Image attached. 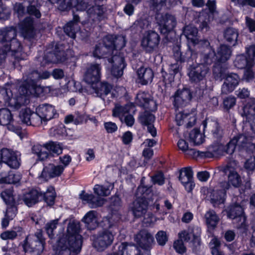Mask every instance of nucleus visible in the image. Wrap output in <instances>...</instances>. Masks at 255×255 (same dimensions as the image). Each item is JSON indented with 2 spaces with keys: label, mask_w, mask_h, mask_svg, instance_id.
I'll use <instances>...</instances> for the list:
<instances>
[{
  "label": "nucleus",
  "mask_w": 255,
  "mask_h": 255,
  "mask_svg": "<svg viewBox=\"0 0 255 255\" xmlns=\"http://www.w3.org/2000/svg\"><path fill=\"white\" fill-rule=\"evenodd\" d=\"M121 219L119 215L117 216L112 214L111 218H104L102 226L105 229L98 234L93 236V247L98 251L102 252L110 246L114 241V236L119 231L116 219L118 221Z\"/></svg>",
  "instance_id": "1"
},
{
  "label": "nucleus",
  "mask_w": 255,
  "mask_h": 255,
  "mask_svg": "<svg viewBox=\"0 0 255 255\" xmlns=\"http://www.w3.org/2000/svg\"><path fill=\"white\" fill-rule=\"evenodd\" d=\"M174 107L175 109V121L178 126H180L186 123L187 128L192 127L195 124L196 118L193 113H188L184 111H180L191 100L192 94L190 90L187 88L178 89L174 94Z\"/></svg>",
  "instance_id": "2"
},
{
  "label": "nucleus",
  "mask_w": 255,
  "mask_h": 255,
  "mask_svg": "<svg viewBox=\"0 0 255 255\" xmlns=\"http://www.w3.org/2000/svg\"><path fill=\"white\" fill-rule=\"evenodd\" d=\"M45 245V240L41 230H37L34 234L27 236L22 244L25 253L33 255H40L44 250Z\"/></svg>",
  "instance_id": "3"
},
{
  "label": "nucleus",
  "mask_w": 255,
  "mask_h": 255,
  "mask_svg": "<svg viewBox=\"0 0 255 255\" xmlns=\"http://www.w3.org/2000/svg\"><path fill=\"white\" fill-rule=\"evenodd\" d=\"M209 72V67L196 61L195 64H190L188 68V76L191 83L198 84L206 79Z\"/></svg>",
  "instance_id": "4"
},
{
  "label": "nucleus",
  "mask_w": 255,
  "mask_h": 255,
  "mask_svg": "<svg viewBox=\"0 0 255 255\" xmlns=\"http://www.w3.org/2000/svg\"><path fill=\"white\" fill-rule=\"evenodd\" d=\"M44 64L62 63L67 59V54L62 44H56L51 49H48L43 56Z\"/></svg>",
  "instance_id": "5"
},
{
  "label": "nucleus",
  "mask_w": 255,
  "mask_h": 255,
  "mask_svg": "<svg viewBox=\"0 0 255 255\" xmlns=\"http://www.w3.org/2000/svg\"><path fill=\"white\" fill-rule=\"evenodd\" d=\"M81 247L79 240L77 243H74L62 238L59 240L56 253L58 255H77L80 253Z\"/></svg>",
  "instance_id": "6"
},
{
  "label": "nucleus",
  "mask_w": 255,
  "mask_h": 255,
  "mask_svg": "<svg viewBox=\"0 0 255 255\" xmlns=\"http://www.w3.org/2000/svg\"><path fill=\"white\" fill-rule=\"evenodd\" d=\"M21 154L17 151H13L7 148L0 150V158L12 169H18L21 164Z\"/></svg>",
  "instance_id": "7"
},
{
  "label": "nucleus",
  "mask_w": 255,
  "mask_h": 255,
  "mask_svg": "<svg viewBox=\"0 0 255 255\" xmlns=\"http://www.w3.org/2000/svg\"><path fill=\"white\" fill-rule=\"evenodd\" d=\"M160 41V37L157 32L148 30L143 35L141 45L146 52L151 53L157 49Z\"/></svg>",
  "instance_id": "8"
},
{
  "label": "nucleus",
  "mask_w": 255,
  "mask_h": 255,
  "mask_svg": "<svg viewBox=\"0 0 255 255\" xmlns=\"http://www.w3.org/2000/svg\"><path fill=\"white\" fill-rule=\"evenodd\" d=\"M92 88L96 96L104 101L109 103L116 97L113 86L108 82H101L97 84L95 86H93Z\"/></svg>",
  "instance_id": "9"
},
{
  "label": "nucleus",
  "mask_w": 255,
  "mask_h": 255,
  "mask_svg": "<svg viewBox=\"0 0 255 255\" xmlns=\"http://www.w3.org/2000/svg\"><path fill=\"white\" fill-rule=\"evenodd\" d=\"M229 187L230 184L228 182L223 181L219 184L218 187L216 190L204 189L203 191L205 194L206 192L207 193L206 198L209 197L213 202L220 204L223 202V198L226 195L227 190Z\"/></svg>",
  "instance_id": "10"
},
{
  "label": "nucleus",
  "mask_w": 255,
  "mask_h": 255,
  "mask_svg": "<svg viewBox=\"0 0 255 255\" xmlns=\"http://www.w3.org/2000/svg\"><path fill=\"white\" fill-rule=\"evenodd\" d=\"M108 60L112 64L111 74L116 78L121 77L123 74V70L126 66L123 55L120 52L116 51V53Z\"/></svg>",
  "instance_id": "11"
},
{
  "label": "nucleus",
  "mask_w": 255,
  "mask_h": 255,
  "mask_svg": "<svg viewBox=\"0 0 255 255\" xmlns=\"http://www.w3.org/2000/svg\"><path fill=\"white\" fill-rule=\"evenodd\" d=\"M134 241L143 250V253H149L152 246L154 244L153 237L146 230L140 231L135 237Z\"/></svg>",
  "instance_id": "12"
},
{
  "label": "nucleus",
  "mask_w": 255,
  "mask_h": 255,
  "mask_svg": "<svg viewBox=\"0 0 255 255\" xmlns=\"http://www.w3.org/2000/svg\"><path fill=\"white\" fill-rule=\"evenodd\" d=\"M135 103L138 106L149 111L154 112L157 110V104L148 93L139 92L136 95Z\"/></svg>",
  "instance_id": "13"
},
{
  "label": "nucleus",
  "mask_w": 255,
  "mask_h": 255,
  "mask_svg": "<svg viewBox=\"0 0 255 255\" xmlns=\"http://www.w3.org/2000/svg\"><path fill=\"white\" fill-rule=\"evenodd\" d=\"M101 66L100 64L92 63L87 67L84 74L85 81L90 84L98 82L101 76Z\"/></svg>",
  "instance_id": "14"
},
{
  "label": "nucleus",
  "mask_w": 255,
  "mask_h": 255,
  "mask_svg": "<svg viewBox=\"0 0 255 255\" xmlns=\"http://www.w3.org/2000/svg\"><path fill=\"white\" fill-rule=\"evenodd\" d=\"M129 210L136 218L143 216L148 208V202L144 197H138L129 205Z\"/></svg>",
  "instance_id": "15"
},
{
  "label": "nucleus",
  "mask_w": 255,
  "mask_h": 255,
  "mask_svg": "<svg viewBox=\"0 0 255 255\" xmlns=\"http://www.w3.org/2000/svg\"><path fill=\"white\" fill-rule=\"evenodd\" d=\"M42 191L40 189L32 188L24 193L22 200L28 207H31L42 201Z\"/></svg>",
  "instance_id": "16"
},
{
  "label": "nucleus",
  "mask_w": 255,
  "mask_h": 255,
  "mask_svg": "<svg viewBox=\"0 0 255 255\" xmlns=\"http://www.w3.org/2000/svg\"><path fill=\"white\" fill-rule=\"evenodd\" d=\"M237 148L240 151L252 152L255 149V144L252 142V137L245 134H239L234 136Z\"/></svg>",
  "instance_id": "17"
},
{
  "label": "nucleus",
  "mask_w": 255,
  "mask_h": 255,
  "mask_svg": "<svg viewBox=\"0 0 255 255\" xmlns=\"http://www.w3.org/2000/svg\"><path fill=\"white\" fill-rule=\"evenodd\" d=\"M203 130L208 126L211 129L213 138L217 141H220L223 137L225 131L221 124L216 120L208 121L205 120L202 123Z\"/></svg>",
  "instance_id": "18"
},
{
  "label": "nucleus",
  "mask_w": 255,
  "mask_h": 255,
  "mask_svg": "<svg viewBox=\"0 0 255 255\" xmlns=\"http://www.w3.org/2000/svg\"><path fill=\"white\" fill-rule=\"evenodd\" d=\"M64 169V167L62 165L49 164L43 168L39 178L44 181H47L50 178L60 176Z\"/></svg>",
  "instance_id": "19"
},
{
  "label": "nucleus",
  "mask_w": 255,
  "mask_h": 255,
  "mask_svg": "<svg viewBox=\"0 0 255 255\" xmlns=\"http://www.w3.org/2000/svg\"><path fill=\"white\" fill-rule=\"evenodd\" d=\"M224 79L225 81L222 86V93L224 94L233 91L239 85L240 80L238 75L234 73H228Z\"/></svg>",
  "instance_id": "20"
},
{
  "label": "nucleus",
  "mask_w": 255,
  "mask_h": 255,
  "mask_svg": "<svg viewBox=\"0 0 255 255\" xmlns=\"http://www.w3.org/2000/svg\"><path fill=\"white\" fill-rule=\"evenodd\" d=\"M160 32L163 34H166L171 32L176 24V20L174 16L166 14L161 16V18L158 21Z\"/></svg>",
  "instance_id": "21"
},
{
  "label": "nucleus",
  "mask_w": 255,
  "mask_h": 255,
  "mask_svg": "<svg viewBox=\"0 0 255 255\" xmlns=\"http://www.w3.org/2000/svg\"><path fill=\"white\" fill-rule=\"evenodd\" d=\"M37 109V112L44 119V123H46L47 121L53 118L58 117V114L57 113L54 107L48 104H44L40 105Z\"/></svg>",
  "instance_id": "22"
},
{
  "label": "nucleus",
  "mask_w": 255,
  "mask_h": 255,
  "mask_svg": "<svg viewBox=\"0 0 255 255\" xmlns=\"http://www.w3.org/2000/svg\"><path fill=\"white\" fill-rule=\"evenodd\" d=\"M227 216L229 218L236 220L242 225L245 222L246 218L243 215V209L238 203L230 205L227 209Z\"/></svg>",
  "instance_id": "23"
},
{
  "label": "nucleus",
  "mask_w": 255,
  "mask_h": 255,
  "mask_svg": "<svg viewBox=\"0 0 255 255\" xmlns=\"http://www.w3.org/2000/svg\"><path fill=\"white\" fill-rule=\"evenodd\" d=\"M21 33L25 39H31L35 36L34 28L33 27V19L30 17H26L24 19L20 26Z\"/></svg>",
  "instance_id": "24"
},
{
  "label": "nucleus",
  "mask_w": 255,
  "mask_h": 255,
  "mask_svg": "<svg viewBox=\"0 0 255 255\" xmlns=\"http://www.w3.org/2000/svg\"><path fill=\"white\" fill-rule=\"evenodd\" d=\"M80 225L79 223L70 222L67 227L66 240L74 243H77L78 240L81 242L82 245V237L79 235Z\"/></svg>",
  "instance_id": "25"
},
{
  "label": "nucleus",
  "mask_w": 255,
  "mask_h": 255,
  "mask_svg": "<svg viewBox=\"0 0 255 255\" xmlns=\"http://www.w3.org/2000/svg\"><path fill=\"white\" fill-rule=\"evenodd\" d=\"M137 82L142 85H146L150 83L154 77L152 70L148 67H141L136 71Z\"/></svg>",
  "instance_id": "26"
},
{
  "label": "nucleus",
  "mask_w": 255,
  "mask_h": 255,
  "mask_svg": "<svg viewBox=\"0 0 255 255\" xmlns=\"http://www.w3.org/2000/svg\"><path fill=\"white\" fill-rule=\"evenodd\" d=\"M118 249L121 255H150L148 252L143 253L139 248L134 244L123 243L118 246Z\"/></svg>",
  "instance_id": "27"
},
{
  "label": "nucleus",
  "mask_w": 255,
  "mask_h": 255,
  "mask_svg": "<svg viewBox=\"0 0 255 255\" xmlns=\"http://www.w3.org/2000/svg\"><path fill=\"white\" fill-rule=\"evenodd\" d=\"M87 12L89 18L94 22H99L105 17V9L103 5H96L89 7Z\"/></svg>",
  "instance_id": "28"
},
{
  "label": "nucleus",
  "mask_w": 255,
  "mask_h": 255,
  "mask_svg": "<svg viewBox=\"0 0 255 255\" xmlns=\"http://www.w3.org/2000/svg\"><path fill=\"white\" fill-rule=\"evenodd\" d=\"M6 53H10L11 56H13L16 59H19V55L21 50V46L20 42L15 38L10 41L8 43L2 46Z\"/></svg>",
  "instance_id": "29"
},
{
  "label": "nucleus",
  "mask_w": 255,
  "mask_h": 255,
  "mask_svg": "<svg viewBox=\"0 0 255 255\" xmlns=\"http://www.w3.org/2000/svg\"><path fill=\"white\" fill-rule=\"evenodd\" d=\"M79 196L81 200L87 202L92 208L101 207L104 204V199L99 196H95L92 194L86 193L84 191H82Z\"/></svg>",
  "instance_id": "30"
},
{
  "label": "nucleus",
  "mask_w": 255,
  "mask_h": 255,
  "mask_svg": "<svg viewBox=\"0 0 255 255\" xmlns=\"http://www.w3.org/2000/svg\"><path fill=\"white\" fill-rule=\"evenodd\" d=\"M206 224L207 226V232L210 235H213V232L219 222V218L214 210H210L205 214Z\"/></svg>",
  "instance_id": "31"
},
{
  "label": "nucleus",
  "mask_w": 255,
  "mask_h": 255,
  "mask_svg": "<svg viewBox=\"0 0 255 255\" xmlns=\"http://www.w3.org/2000/svg\"><path fill=\"white\" fill-rule=\"evenodd\" d=\"M16 36V30L13 26L0 29V42L7 44Z\"/></svg>",
  "instance_id": "32"
},
{
  "label": "nucleus",
  "mask_w": 255,
  "mask_h": 255,
  "mask_svg": "<svg viewBox=\"0 0 255 255\" xmlns=\"http://www.w3.org/2000/svg\"><path fill=\"white\" fill-rule=\"evenodd\" d=\"M25 234L22 228L17 226L13 228L11 230H8L2 232L0 234V238L3 240H13L16 238L21 237Z\"/></svg>",
  "instance_id": "33"
},
{
  "label": "nucleus",
  "mask_w": 255,
  "mask_h": 255,
  "mask_svg": "<svg viewBox=\"0 0 255 255\" xmlns=\"http://www.w3.org/2000/svg\"><path fill=\"white\" fill-rule=\"evenodd\" d=\"M254 60L252 58L247 57L244 54H240L237 56L234 64L239 69L251 68L254 65Z\"/></svg>",
  "instance_id": "34"
},
{
  "label": "nucleus",
  "mask_w": 255,
  "mask_h": 255,
  "mask_svg": "<svg viewBox=\"0 0 255 255\" xmlns=\"http://www.w3.org/2000/svg\"><path fill=\"white\" fill-rule=\"evenodd\" d=\"M232 50L230 47L225 44L221 45L217 49L216 58L218 62H225L229 59Z\"/></svg>",
  "instance_id": "35"
},
{
  "label": "nucleus",
  "mask_w": 255,
  "mask_h": 255,
  "mask_svg": "<svg viewBox=\"0 0 255 255\" xmlns=\"http://www.w3.org/2000/svg\"><path fill=\"white\" fill-rule=\"evenodd\" d=\"M210 16L207 13H200L195 22L198 24L199 29L203 32H207L210 29Z\"/></svg>",
  "instance_id": "36"
},
{
  "label": "nucleus",
  "mask_w": 255,
  "mask_h": 255,
  "mask_svg": "<svg viewBox=\"0 0 255 255\" xmlns=\"http://www.w3.org/2000/svg\"><path fill=\"white\" fill-rule=\"evenodd\" d=\"M29 5L27 6L26 13L29 15L39 18L41 14L40 11L41 4L38 0H29Z\"/></svg>",
  "instance_id": "37"
},
{
  "label": "nucleus",
  "mask_w": 255,
  "mask_h": 255,
  "mask_svg": "<svg viewBox=\"0 0 255 255\" xmlns=\"http://www.w3.org/2000/svg\"><path fill=\"white\" fill-rule=\"evenodd\" d=\"M239 36L238 30L233 27H228L226 29L224 32V37L225 40L235 46L237 43L238 37Z\"/></svg>",
  "instance_id": "38"
},
{
  "label": "nucleus",
  "mask_w": 255,
  "mask_h": 255,
  "mask_svg": "<svg viewBox=\"0 0 255 255\" xmlns=\"http://www.w3.org/2000/svg\"><path fill=\"white\" fill-rule=\"evenodd\" d=\"M178 72L177 64H171L168 69V72L161 70L163 81L165 85L170 84L174 79V76Z\"/></svg>",
  "instance_id": "39"
},
{
  "label": "nucleus",
  "mask_w": 255,
  "mask_h": 255,
  "mask_svg": "<svg viewBox=\"0 0 255 255\" xmlns=\"http://www.w3.org/2000/svg\"><path fill=\"white\" fill-rule=\"evenodd\" d=\"M241 115L243 117H246L247 120H252L255 116V101L251 100L246 104L240 112Z\"/></svg>",
  "instance_id": "40"
},
{
  "label": "nucleus",
  "mask_w": 255,
  "mask_h": 255,
  "mask_svg": "<svg viewBox=\"0 0 255 255\" xmlns=\"http://www.w3.org/2000/svg\"><path fill=\"white\" fill-rule=\"evenodd\" d=\"M82 221L87 225V228L90 230H94L98 226V221L96 217V212L94 211H90L88 212Z\"/></svg>",
  "instance_id": "41"
},
{
  "label": "nucleus",
  "mask_w": 255,
  "mask_h": 255,
  "mask_svg": "<svg viewBox=\"0 0 255 255\" xmlns=\"http://www.w3.org/2000/svg\"><path fill=\"white\" fill-rule=\"evenodd\" d=\"M198 29L192 25H186L183 30V34L193 44H196L198 40Z\"/></svg>",
  "instance_id": "42"
},
{
  "label": "nucleus",
  "mask_w": 255,
  "mask_h": 255,
  "mask_svg": "<svg viewBox=\"0 0 255 255\" xmlns=\"http://www.w3.org/2000/svg\"><path fill=\"white\" fill-rule=\"evenodd\" d=\"M31 86L24 80V83L18 89L19 94L22 96L33 95L38 96L41 92Z\"/></svg>",
  "instance_id": "43"
},
{
  "label": "nucleus",
  "mask_w": 255,
  "mask_h": 255,
  "mask_svg": "<svg viewBox=\"0 0 255 255\" xmlns=\"http://www.w3.org/2000/svg\"><path fill=\"white\" fill-rule=\"evenodd\" d=\"M40 80V76L39 75V72L36 70H33L27 75V78L25 79V81L32 85V87H34L41 92L42 88L38 84V82Z\"/></svg>",
  "instance_id": "44"
},
{
  "label": "nucleus",
  "mask_w": 255,
  "mask_h": 255,
  "mask_svg": "<svg viewBox=\"0 0 255 255\" xmlns=\"http://www.w3.org/2000/svg\"><path fill=\"white\" fill-rule=\"evenodd\" d=\"M130 106L126 105L125 106H116L113 110L112 116L118 117L122 123H123V118L129 114Z\"/></svg>",
  "instance_id": "45"
},
{
  "label": "nucleus",
  "mask_w": 255,
  "mask_h": 255,
  "mask_svg": "<svg viewBox=\"0 0 255 255\" xmlns=\"http://www.w3.org/2000/svg\"><path fill=\"white\" fill-rule=\"evenodd\" d=\"M42 200H44L47 205L51 206L55 203L56 193L53 187L49 186L45 192H42Z\"/></svg>",
  "instance_id": "46"
},
{
  "label": "nucleus",
  "mask_w": 255,
  "mask_h": 255,
  "mask_svg": "<svg viewBox=\"0 0 255 255\" xmlns=\"http://www.w3.org/2000/svg\"><path fill=\"white\" fill-rule=\"evenodd\" d=\"M13 121L12 115L7 108L0 109V125L6 126Z\"/></svg>",
  "instance_id": "47"
},
{
  "label": "nucleus",
  "mask_w": 255,
  "mask_h": 255,
  "mask_svg": "<svg viewBox=\"0 0 255 255\" xmlns=\"http://www.w3.org/2000/svg\"><path fill=\"white\" fill-rule=\"evenodd\" d=\"M154 121V116L147 111L140 113L138 117V121L142 126H147L152 124Z\"/></svg>",
  "instance_id": "48"
},
{
  "label": "nucleus",
  "mask_w": 255,
  "mask_h": 255,
  "mask_svg": "<svg viewBox=\"0 0 255 255\" xmlns=\"http://www.w3.org/2000/svg\"><path fill=\"white\" fill-rule=\"evenodd\" d=\"M215 56L216 54L215 51L211 48H209L207 53L200 55L201 59L198 63L204 64L209 67V65L213 62Z\"/></svg>",
  "instance_id": "49"
},
{
  "label": "nucleus",
  "mask_w": 255,
  "mask_h": 255,
  "mask_svg": "<svg viewBox=\"0 0 255 255\" xmlns=\"http://www.w3.org/2000/svg\"><path fill=\"white\" fill-rule=\"evenodd\" d=\"M44 147L50 152L49 157L51 156V154H56L58 155L62 152V148L61 145L56 142L49 141L44 144Z\"/></svg>",
  "instance_id": "50"
},
{
  "label": "nucleus",
  "mask_w": 255,
  "mask_h": 255,
  "mask_svg": "<svg viewBox=\"0 0 255 255\" xmlns=\"http://www.w3.org/2000/svg\"><path fill=\"white\" fill-rule=\"evenodd\" d=\"M193 171L191 167L182 168L180 171L179 179L181 183H187L193 179Z\"/></svg>",
  "instance_id": "51"
},
{
  "label": "nucleus",
  "mask_w": 255,
  "mask_h": 255,
  "mask_svg": "<svg viewBox=\"0 0 255 255\" xmlns=\"http://www.w3.org/2000/svg\"><path fill=\"white\" fill-rule=\"evenodd\" d=\"M213 74L215 79L220 81L224 79L227 75L226 73V68L223 67L220 63H216L214 65Z\"/></svg>",
  "instance_id": "52"
},
{
  "label": "nucleus",
  "mask_w": 255,
  "mask_h": 255,
  "mask_svg": "<svg viewBox=\"0 0 255 255\" xmlns=\"http://www.w3.org/2000/svg\"><path fill=\"white\" fill-rule=\"evenodd\" d=\"M209 247L211 250L212 255H225L224 253L220 250L221 242L216 237H213L209 244Z\"/></svg>",
  "instance_id": "53"
},
{
  "label": "nucleus",
  "mask_w": 255,
  "mask_h": 255,
  "mask_svg": "<svg viewBox=\"0 0 255 255\" xmlns=\"http://www.w3.org/2000/svg\"><path fill=\"white\" fill-rule=\"evenodd\" d=\"M0 175L1 177L0 178V183L14 184L19 180V176L11 171L9 172L7 175H5L3 173Z\"/></svg>",
  "instance_id": "54"
},
{
  "label": "nucleus",
  "mask_w": 255,
  "mask_h": 255,
  "mask_svg": "<svg viewBox=\"0 0 255 255\" xmlns=\"http://www.w3.org/2000/svg\"><path fill=\"white\" fill-rule=\"evenodd\" d=\"M113 186V185L108 186L96 185L94 188V193L99 196H107L110 194Z\"/></svg>",
  "instance_id": "55"
},
{
  "label": "nucleus",
  "mask_w": 255,
  "mask_h": 255,
  "mask_svg": "<svg viewBox=\"0 0 255 255\" xmlns=\"http://www.w3.org/2000/svg\"><path fill=\"white\" fill-rule=\"evenodd\" d=\"M44 148V145L42 146L41 145L36 144L33 145L31 149L32 152L36 154L40 160H44L49 157V153L43 150Z\"/></svg>",
  "instance_id": "56"
},
{
  "label": "nucleus",
  "mask_w": 255,
  "mask_h": 255,
  "mask_svg": "<svg viewBox=\"0 0 255 255\" xmlns=\"http://www.w3.org/2000/svg\"><path fill=\"white\" fill-rule=\"evenodd\" d=\"M196 230L197 231V234H193V251L196 254H199L201 250V239L199 238L200 234L201 232V229L196 227Z\"/></svg>",
  "instance_id": "57"
},
{
  "label": "nucleus",
  "mask_w": 255,
  "mask_h": 255,
  "mask_svg": "<svg viewBox=\"0 0 255 255\" xmlns=\"http://www.w3.org/2000/svg\"><path fill=\"white\" fill-rule=\"evenodd\" d=\"M189 138L194 145H199L203 142V138L198 128H194L189 133Z\"/></svg>",
  "instance_id": "58"
},
{
  "label": "nucleus",
  "mask_w": 255,
  "mask_h": 255,
  "mask_svg": "<svg viewBox=\"0 0 255 255\" xmlns=\"http://www.w3.org/2000/svg\"><path fill=\"white\" fill-rule=\"evenodd\" d=\"M78 30V25L73 22H68L64 27L65 33L72 38L76 37V33Z\"/></svg>",
  "instance_id": "59"
},
{
  "label": "nucleus",
  "mask_w": 255,
  "mask_h": 255,
  "mask_svg": "<svg viewBox=\"0 0 255 255\" xmlns=\"http://www.w3.org/2000/svg\"><path fill=\"white\" fill-rule=\"evenodd\" d=\"M58 219H55L48 222L45 226V231L50 239H53L55 234V230L58 224Z\"/></svg>",
  "instance_id": "60"
},
{
  "label": "nucleus",
  "mask_w": 255,
  "mask_h": 255,
  "mask_svg": "<svg viewBox=\"0 0 255 255\" xmlns=\"http://www.w3.org/2000/svg\"><path fill=\"white\" fill-rule=\"evenodd\" d=\"M229 182L236 187H239L242 183L240 175L234 170H230L228 175Z\"/></svg>",
  "instance_id": "61"
},
{
  "label": "nucleus",
  "mask_w": 255,
  "mask_h": 255,
  "mask_svg": "<svg viewBox=\"0 0 255 255\" xmlns=\"http://www.w3.org/2000/svg\"><path fill=\"white\" fill-rule=\"evenodd\" d=\"M73 7L77 10L84 11L88 8V4L84 0H70L68 7Z\"/></svg>",
  "instance_id": "62"
},
{
  "label": "nucleus",
  "mask_w": 255,
  "mask_h": 255,
  "mask_svg": "<svg viewBox=\"0 0 255 255\" xmlns=\"http://www.w3.org/2000/svg\"><path fill=\"white\" fill-rule=\"evenodd\" d=\"M177 145L179 148L185 152L187 154L193 156H196V151L194 149L190 148L188 146V143L184 139H180Z\"/></svg>",
  "instance_id": "63"
},
{
  "label": "nucleus",
  "mask_w": 255,
  "mask_h": 255,
  "mask_svg": "<svg viewBox=\"0 0 255 255\" xmlns=\"http://www.w3.org/2000/svg\"><path fill=\"white\" fill-rule=\"evenodd\" d=\"M184 57L183 58V61L187 62H193V60H196L197 57V52L190 47L188 46L187 49L184 51Z\"/></svg>",
  "instance_id": "64"
}]
</instances>
